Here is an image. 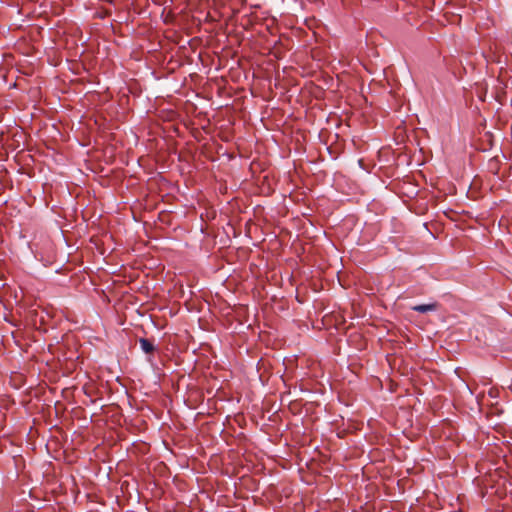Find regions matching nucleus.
Returning a JSON list of instances; mask_svg holds the SVG:
<instances>
[{
  "mask_svg": "<svg viewBox=\"0 0 512 512\" xmlns=\"http://www.w3.org/2000/svg\"><path fill=\"white\" fill-rule=\"evenodd\" d=\"M436 309H437L436 303L420 304V305H415L412 307V310L420 312V313L431 312V311H435Z\"/></svg>",
  "mask_w": 512,
  "mask_h": 512,
  "instance_id": "obj_1",
  "label": "nucleus"
},
{
  "mask_svg": "<svg viewBox=\"0 0 512 512\" xmlns=\"http://www.w3.org/2000/svg\"><path fill=\"white\" fill-rule=\"evenodd\" d=\"M140 346L145 353H150L154 350L153 344L147 339H140Z\"/></svg>",
  "mask_w": 512,
  "mask_h": 512,
  "instance_id": "obj_2",
  "label": "nucleus"
}]
</instances>
